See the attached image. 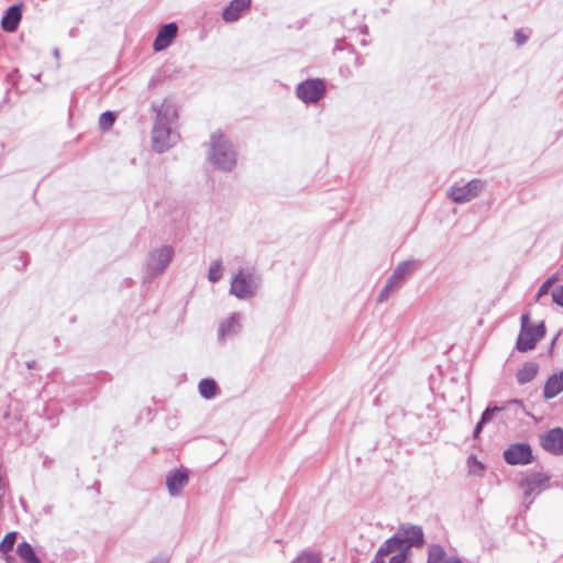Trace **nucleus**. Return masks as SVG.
Listing matches in <instances>:
<instances>
[{"mask_svg":"<svg viewBox=\"0 0 563 563\" xmlns=\"http://www.w3.org/2000/svg\"><path fill=\"white\" fill-rule=\"evenodd\" d=\"M260 284L261 279L253 269H240L232 276L230 294L239 299H249L255 296Z\"/></svg>","mask_w":563,"mask_h":563,"instance_id":"7ed1b4c3","label":"nucleus"},{"mask_svg":"<svg viewBox=\"0 0 563 563\" xmlns=\"http://www.w3.org/2000/svg\"><path fill=\"white\" fill-rule=\"evenodd\" d=\"M223 275V266L220 260H216L210 264L208 272V279L211 283H216L222 278Z\"/></svg>","mask_w":563,"mask_h":563,"instance_id":"5701e85b","label":"nucleus"},{"mask_svg":"<svg viewBox=\"0 0 563 563\" xmlns=\"http://www.w3.org/2000/svg\"><path fill=\"white\" fill-rule=\"evenodd\" d=\"M54 56L56 58H59V49L58 48H55L54 52H53Z\"/></svg>","mask_w":563,"mask_h":563,"instance_id":"f704fd0d","label":"nucleus"},{"mask_svg":"<svg viewBox=\"0 0 563 563\" xmlns=\"http://www.w3.org/2000/svg\"><path fill=\"white\" fill-rule=\"evenodd\" d=\"M516 41L519 45H521L527 41V37L520 31H518L516 33Z\"/></svg>","mask_w":563,"mask_h":563,"instance_id":"7c9ffc66","label":"nucleus"},{"mask_svg":"<svg viewBox=\"0 0 563 563\" xmlns=\"http://www.w3.org/2000/svg\"><path fill=\"white\" fill-rule=\"evenodd\" d=\"M251 0H232L222 13L223 20L227 22L236 21L240 18L241 12L249 8Z\"/></svg>","mask_w":563,"mask_h":563,"instance_id":"a211bd4d","label":"nucleus"},{"mask_svg":"<svg viewBox=\"0 0 563 563\" xmlns=\"http://www.w3.org/2000/svg\"><path fill=\"white\" fill-rule=\"evenodd\" d=\"M549 477L543 473H529L520 482L523 498L528 504H531L536 496H538L547 487Z\"/></svg>","mask_w":563,"mask_h":563,"instance_id":"6e6552de","label":"nucleus"},{"mask_svg":"<svg viewBox=\"0 0 563 563\" xmlns=\"http://www.w3.org/2000/svg\"><path fill=\"white\" fill-rule=\"evenodd\" d=\"M499 411H501V408L497 406L486 408L481 418L482 423H487L488 421H490L493 419L494 413Z\"/></svg>","mask_w":563,"mask_h":563,"instance_id":"c85d7f7f","label":"nucleus"},{"mask_svg":"<svg viewBox=\"0 0 563 563\" xmlns=\"http://www.w3.org/2000/svg\"><path fill=\"white\" fill-rule=\"evenodd\" d=\"M241 319L240 313H233L227 320L222 321L218 330L219 339L223 341L228 336L236 334L241 329Z\"/></svg>","mask_w":563,"mask_h":563,"instance_id":"2eb2a0df","label":"nucleus"},{"mask_svg":"<svg viewBox=\"0 0 563 563\" xmlns=\"http://www.w3.org/2000/svg\"><path fill=\"white\" fill-rule=\"evenodd\" d=\"M16 552L25 563H40L38 559L34 553L33 548L27 542H21L18 545Z\"/></svg>","mask_w":563,"mask_h":563,"instance_id":"412c9836","label":"nucleus"},{"mask_svg":"<svg viewBox=\"0 0 563 563\" xmlns=\"http://www.w3.org/2000/svg\"><path fill=\"white\" fill-rule=\"evenodd\" d=\"M178 141V134L172 130L162 112L154 124L152 131L153 148L158 153H164L174 146Z\"/></svg>","mask_w":563,"mask_h":563,"instance_id":"39448f33","label":"nucleus"},{"mask_svg":"<svg viewBox=\"0 0 563 563\" xmlns=\"http://www.w3.org/2000/svg\"><path fill=\"white\" fill-rule=\"evenodd\" d=\"M16 540V532H9L5 534L3 540L0 542V551L2 553H8L13 549V545Z\"/></svg>","mask_w":563,"mask_h":563,"instance_id":"b1692460","label":"nucleus"},{"mask_svg":"<svg viewBox=\"0 0 563 563\" xmlns=\"http://www.w3.org/2000/svg\"><path fill=\"white\" fill-rule=\"evenodd\" d=\"M539 371L538 364L533 362L526 363L518 372H517V380L519 384L523 385L530 383L534 379Z\"/></svg>","mask_w":563,"mask_h":563,"instance_id":"aec40b11","label":"nucleus"},{"mask_svg":"<svg viewBox=\"0 0 563 563\" xmlns=\"http://www.w3.org/2000/svg\"><path fill=\"white\" fill-rule=\"evenodd\" d=\"M419 263L415 260H409L399 263L394 269L393 274L387 279V283L395 289L398 290L404 282L410 276V274L417 269Z\"/></svg>","mask_w":563,"mask_h":563,"instance_id":"f8f14e48","label":"nucleus"},{"mask_svg":"<svg viewBox=\"0 0 563 563\" xmlns=\"http://www.w3.org/2000/svg\"><path fill=\"white\" fill-rule=\"evenodd\" d=\"M474 462L478 466V468H482V464L481 463L476 462L475 460H474Z\"/></svg>","mask_w":563,"mask_h":563,"instance_id":"c9c22d12","label":"nucleus"},{"mask_svg":"<svg viewBox=\"0 0 563 563\" xmlns=\"http://www.w3.org/2000/svg\"><path fill=\"white\" fill-rule=\"evenodd\" d=\"M552 300L563 307V286H560L552 291Z\"/></svg>","mask_w":563,"mask_h":563,"instance_id":"c756f323","label":"nucleus"},{"mask_svg":"<svg viewBox=\"0 0 563 563\" xmlns=\"http://www.w3.org/2000/svg\"><path fill=\"white\" fill-rule=\"evenodd\" d=\"M175 255V250L170 245H162L148 253L144 268V278L152 280L162 275L170 264Z\"/></svg>","mask_w":563,"mask_h":563,"instance_id":"20e7f679","label":"nucleus"},{"mask_svg":"<svg viewBox=\"0 0 563 563\" xmlns=\"http://www.w3.org/2000/svg\"><path fill=\"white\" fill-rule=\"evenodd\" d=\"M324 84L320 79H310L297 87V96L303 102H317L324 93Z\"/></svg>","mask_w":563,"mask_h":563,"instance_id":"9d476101","label":"nucleus"},{"mask_svg":"<svg viewBox=\"0 0 563 563\" xmlns=\"http://www.w3.org/2000/svg\"><path fill=\"white\" fill-rule=\"evenodd\" d=\"M177 34V25L175 23H168L166 25H164L155 41H154V49L159 52V51H163L173 41V38L176 36Z\"/></svg>","mask_w":563,"mask_h":563,"instance_id":"4468645a","label":"nucleus"},{"mask_svg":"<svg viewBox=\"0 0 563 563\" xmlns=\"http://www.w3.org/2000/svg\"><path fill=\"white\" fill-rule=\"evenodd\" d=\"M555 280L556 277L552 276L541 285L537 294V300H541V298L549 292L550 288L552 287Z\"/></svg>","mask_w":563,"mask_h":563,"instance_id":"bb28decb","label":"nucleus"},{"mask_svg":"<svg viewBox=\"0 0 563 563\" xmlns=\"http://www.w3.org/2000/svg\"><path fill=\"white\" fill-rule=\"evenodd\" d=\"M115 121V115L111 111L103 112L99 118V126L101 130L106 131L110 129Z\"/></svg>","mask_w":563,"mask_h":563,"instance_id":"393cba45","label":"nucleus"},{"mask_svg":"<svg viewBox=\"0 0 563 563\" xmlns=\"http://www.w3.org/2000/svg\"><path fill=\"white\" fill-rule=\"evenodd\" d=\"M217 385L212 379H202L199 383V393L206 398L210 399L216 395Z\"/></svg>","mask_w":563,"mask_h":563,"instance_id":"4be33fe9","label":"nucleus"},{"mask_svg":"<svg viewBox=\"0 0 563 563\" xmlns=\"http://www.w3.org/2000/svg\"><path fill=\"white\" fill-rule=\"evenodd\" d=\"M385 559H386L385 556L378 555V552H377L373 563H385Z\"/></svg>","mask_w":563,"mask_h":563,"instance_id":"473e14b6","label":"nucleus"},{"mask_svg":"<svg viewBox=\"0 0 563 563\" xmlns=\"http://www.w3.org/2000/svg\"><path fill=\"white\" fill-rule=\"evenodd\" d=\"M485 423H482V419L478 421L477 426L475 427V430H474V435L477 437L483 428Z\"/></svg>","mask_w":563,"mask_h":563,"instance_id":"2f4dec72","label":"nucleus"},{"mask_svg":"<svg viewBox=\"0 0 563 563\" xmlns=\"http://www.w3.org/2000/svg\"><path fill=\"white\" fill-rule=\"evenodd\" d=\"M21 20V10L18 5L10 7L5 15L2 18L1 25L4 31L13 32L15 31L19 22Z\"/></svg>","mask_w":563,"mask_h":563,"instance_id":"6ab92c4d","label":"nucleus"},{"mask_svg":"<svg viewBox=\"0 0 563 563\" xmlns=\"http://www.w3.org/2000/svg\"><path fill=\"white\" fill-rule=\"evenodd\" d=\"M150 563H167V560L165 558H155Z\"/></svg>","mask_w":563,"mask_h":563,"instance_id":"72a5a7b5","label":"nucleus"},{"mask_svg":"<svg viewBox=\"0 0 563 563\" xmlns=\"http://www.w3.org/2000/svg\"><path fill=\"white\" fill-rule=\"evenodd\" d=\"M563 391V371L553 374L548 378L543 389V396L545 399H551Z\"/></svg>","mask_w":563,"mask_h":563,"instance_id":"f3484780","label":"nucleus"},{"mask_svg":"<svg viewBox=\"0 0 563 563\" xmlns=\"http://www.w3.org/2000/svg\"><path fill=\"white\" fill-rule=\"evenodd\" d=\"M504 459L510 465H527L532 461V451L527 443L511 444L505 450Z\"/></svg>","mask_w":563,"mask_h":563,"instance_id":"1a4fd4ad","label":"nucleus"},{"mask_svg":"<svg viewBox=\"0 0 563 563\" xmlns=\"http://www.w3.org/2000/svg\"><path fill=\"white\" fill-rule=\"evenodd\" d=\"M423 543V531L419 526L404 525L378 549V555L389 559V563H405L407 552L412 547Z\"/></svg>","mask_w":563,"mask_h":563,"instance_id":"f257e3e1","label":"nucleus"},{"mask_svg":"<svg viewBox=\"0 0 563 563\" xmlns=\"http://www.w3.org/2000/svg\"><path fill=\"white\" fill-rule=\"evenodd\" d=\"M545 333L543 322L532 325L529 321V316L521 317V331L517 340V349L520 352H527L534 349L537 342L543 338Z\"/></svg>","mask_w":563,"mask_h":563,"instance_id":"423d86ee","label":"nucleus"},{"mask_svg":"<svg viewBox=\"0 0 563 563\" xmlns=\"http://www.w3.org/2000/svg\"><path fill=\"white\" fill-rule=\"evenodd\" d=\"M320 558L314 553L302 552L297 556L294 563H319Z\"/></svg>","mask_w":563,"mask_h":563,"instance_id":"a878e982","label":"nucleus"},{"mask_svg":"<svg viewBox=\"0 0 563 563\" xmlns=\"http://www.w3.org/2000/svg\"><path fill=\"white\" fill-rule=\"evenodd\" d=\"M484 189L481 179H472L464 185H453L448 190V197L455 203H466L478 197Z\"/></svg>","mask_w":563,"mask_h":563,"instance_id":"0eeeda50","label":"nucleus"},{"mask_svg":"<svg viewBox=\"0 0 563 563\" xmlns=\"http://www.w3.org/2000/svg\"><path fill=\"white\" fill-rule=\"evenodd\" d=\"M207 157L214 168L222 172H230L236 165V153L220 131L211 134Z\"/></svg>","mask_w":563,"mask_h":563,"instance_id":"f03ea898","label":"nucleus"},{"mask_svg":"<svg viewBox=\"0 0 563 563\" xmlns=\"http://www.w3.org/2000/svg\"><path fill=\"white\" fill-rule=\"evenodd\" d=\"M188 483V474L181 471L170 472L166 477V486L172 496H178Z\"/></svg>","mask_w":563,"mask_h":563,"instance_id":"ddd939ff","label":"nucleus"},{"mask_svg":"<svg viewBox=\"0 0 563 563\" xmlns=\"http://www.w3.org/2000/svg\"><path fill=\"white\" fill-rule=\"evenodd\" d=\"M427 563H462V561L457 556L448 555L441 545L431 544L428 549Z\"/></svg>","mask_w":563,"mask_h":563,"instance_id":"dca6fc26","label":"nucleus"},{"mask_svg":"<svg viewBox=\"0 0 563 563\" xmlns=\"http://www.w3.org/2000/svg\"><path fill=\"white\" fill-rule=\"evenodd\" d=\"M540 444L545 451L554 455L563 454V429L553 428L542 433Z\"/></svg>","mask_w":563,"mask_h":563,"instance_id":"9b49d317","label":"nucleus"},{"mask_svg":"<svg viewBox=\"0 0 563 563\" xmlns=\"http://www.w3.org/2000/svg\"><path fill=\"white\" fill-rule=\"evenodd\" d=\"M396 290L386 282L384 288L380 290L377 302L386 301Z\"/></svg>","mask_w":563,"mask_h":563,"instance_id":"cd10ccee","label":"nucleus"}]
</instances>
